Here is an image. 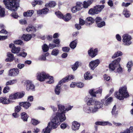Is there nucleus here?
I'll return each mask as SVG.
<instances>
[{
    "instance_id": "nucleus-1",
    "label": "nucleus",
    "mask_w": 133,
    "mask_h": 133,
    "mask_svg": "<svg viewBox=\"0 0 133 133\" xmlns=\"http://www.w3.org/2000/svg\"><path fill=\"white\" fill-rule=\"evenodd\" d=\"M37 79L41 82H43L46 79L49 80L47 81V83L51 84L54 83V78L53 76H49V74L44 72H42L37 73Z\"/></svg>"
},
{
    "instance_id": "nucleus-2",
    "label": "nucleus",
    "mask_w": 133,
    "mask_h": 133,
    "mask_svg": "<svg viewBox=\"0 0 133 133\" xmlns=\"http://www.w3.org/2000/svg\"><path fill=\"white\" fill-rule=\"evenodd\" d=\"M114 96L120 100H123L125 98L129 97V94L127 90L126 86H124L120 88L119 92L116 91L114 94Z\"/></svg>"
},
{
    "instance_id": "nucleus-3",
    "label": "nucleus",
    "mask_w": 133,
    "mask_h": 133,
    "mask_svg": "<svg viewBox=\"0 0 133 133\" xmlns=\"http://www.w3.org/2000/svg\"><path fill=\"white\" fill-rule=\"evenodd\" d=\"M17 0H3V2L5 7L12 11H15L18 7Z\"/></svg>"
},
{
    "instance_id": "nucleus-4",
    "label": "nucleus",
    "mask_w": 133,
    "mask_h": 133,
    "mask_svg": "<svg viewBox=\"0 0 133 133\" xmlns=\"http://www.w3.org/2000/svg\"><path fill=\"white\" fill-rule=\"evenodd\" d=\"M121 59L120 58L118 57L113 61L111 63L109 64V68L112 71H113L116 68L119 66V68L117 69V72L118 73L122 72V69L119 64Z\"/></svg>"
},
{
    "instance_id": "nucleus-5",
    "label": "nucleus",
    "mask_w": 133,
    "mask_h": 133,
    "mask_svg": "<svg viewBox=\"0 0 133 133\" xmlns=\"http://www.w3.org/2000/svg\"><path fill=\"white\" fill-rule=\"evenodd\" d=\"M58 112H56V116L58 115L57 116L61 122H63L66 119L65 113L66 111L67 108L65 109V106L61 104L58 105Z\"/></svg>"
},
{
    "instance_id": "nucleus-6",
    "label": "nucleus",
    "mask_w": 133,
    "mask_h": 133,
    "mask_svg": "<svg viewBox=\"0 0 133 133\" xmlns=\"http://www.w3.org/2000/svg\"><path fill=\"white\" fill-rule=\"evenodd\" d=\"M87 104L89 106L95 105L94 109L96 111L98 109L101 108L103 106V104L101 102L97 101H95L92 98H91L88 100Z\"/></svg>"
},
{
    "instance_id": "nucleus-7",
    "label": "nucleus",
    "mask_w": 133,
    "mask_h": 133,
    "mask_svg": "<svg viewBox=\"0 0 133 133\" xmlns=\"http://www.w3.org/2000/svg\"><path fill=\"white\" fill-rule=\"evenodd\" d=\"M58 115H57L53 118L51 121V122L49 123L48 126L47 127H50L52 129H55L57 128L58 125L60 124L59 122H62L60 121L59 119V117L57 116Z\"/></svg>"
},
{
    "instance_id": "nucleus-8",
    "label": "nucleus",
    "mask_w": 133,
    "mask_h": 133,
    "mask_svg": "<svg viewBox=\"0 0 133 133\" xmlns=\"http://www.w3.org/2000/svg\"><path fill=\"white\" fill-rule=\"evenodd\" d=\"M122 38V40L125 45L128 46L131 44L132 42L131 40L132 37L131 36L128 34H125L123 36Z\"/></svg>"
},
{
    "instance_id": "nucleus-9",
    "label": "nucleus",
    "mask_w": 133,
    "mask_h": 133,
    "mask_svg": "<svg viewBox=\"0 0 133 133\" xmlns=\"http://www.w3.org/2000/svg\"><path fill=\"white\" fill-rule=\"evenodd\" d=\"M24 85L26 87V89L28 91H34L35 90V85L32 84V82L29 80L26 81L24 82Z\"/></svg>"
},
{
    "instance_id": "nucleus-10",
    "label": "nucleus",
    "mask_w": 133,
    "mask_h": 133,
    "mask_svg": "<svg viewBox=\"0 0 133 133\" xmlns=\"http://www.w3.org/2000/svg\"><path fill=\"white\" fill-rule=\"evenodd\" d=\"M95 21L98 28H101L105 25V22L102 21V18L99 17H97L95 19Z\"/></svg>"
},
{
    "instance_id": "nucleus-11",
    "label": "nucleus",
    "mask_w": 133,
    "mask_h": 133,
    "mask_svg": "<svg viewBox=\"0 0 133 133\" xmlns=\"http://www.w3.org/2000/svg\"><path fill=\"white\" fill-rule=\"evenodd\" d=\"M19 70L17 68L11 69L8 71V75L11 76H16L19 74Z\"/></svg>"
},
{
    "instance_id": "nucleus-12",
    "label": "nucleus",
    "mask_w": 133,
    "mask_h": 133,
    "mask_svg": "<svg viewBox=\"0 0 133 133\" xmlns=\"http://www.w3.org/2000/svg\"><path fill=\"white\" fill-rule=\"evenodd\" d=\"M98 49L97 48H95L94 49L93 48H91L88 50V53L89 56L92 58L95 57L98 54Z\"/></svg>"
},
{
    "instance_id": "nucleus-13",
    "label": "nucleus",
    "mask_w": 133,
    "mask_h": 133,
    "mask_svg": "<svg viewBox=\"0 0 133 133\" xmlns=\"http://www.w3.org/2000/svg\"><path fill=\"white\" fill-rule=\"evenodd\" d=\"M99 59H96L91 61L89 63V66L90 68L92 70H94L100 63Z\"/></svg>"
},
{
    "instance_id": "nucleus-14",
    "label": "nucleus",
    "mask_w": 133,
    "mask_h": 133,
    "mask_svg": "<svg viewBox=\"0 0 133 133\" xmlns=\"http://www.w3.org/2000/svg\"><path fill=\"white\" fill-rule=\"evenodd\" d=\"M74 79V77L73 75H69L63 78L59 82V84H62L63 83L68 82L69 81L72 80Z\"/></svg>"
},
{
    "instance_id": "nucleus-15",
    "label": "nucleus",
    "mask_w": 133,
    "mask_h": 133,
    "mask_svg": "<svg viewBox=\"0 0 133 133\" xmlns=\"http://www.w3.org/2000/svg\"><path fill=\"white\" fill-rule=\"evenodd\" d=\"M13 102V101H9L8 99H7L6 97H0V103H2L3 104H8L12 103Z\"/></svg>"
},
{
    "instance_id": "nucleus-16",
    "label": "nucleus",
    "mask_w": 133,
    "mask_h": 133,
    "mask_svg": "<svg viewBox=\"0 0 133 133\" xmlns=\"http://www.w3.org/2000/svg\"><path fill=\"white\" fill-rule=\"evenodd\" d=\"M19 105L25 109H28L31 105L30 103L28 102H20L19 103Z\"/></svg>"
},
{
    "instance_id": "nucleus-17",
    "label": "nucleus",
    "mask_w": 133,
    "mask_h": 133,
    "mask_svg": "<svg viewBox=\"0 0 133 133\" xmlns=\"http://www.w3.org/2000/svg\"><path fill=\"white\" fill-rule=\"evenodd\" d=\"M72 129L74 130H78L81 125L80 124L76 121H74L72 123Z\"/></svg>"
},
{
    "instance_id": "nucleus-18",
    "label": "nucleus",
    "mask_w": 133,
    "mask_h": 133,
    "mask_svg": "<svg viewBox=\"0 0 133 133\" xmlns=\"http://www.w3.org/2000/svg\"><path fill=\"white\" fill-rule=\"evenodd\" d=\"M85 22V25L89 26L93 23L95 22V20L92 17H89L86 18Z\"/></svg>"
},
{
    "instance_id": "nucleus-19",
    "label": "nucleus",
    "mask_w": 133,
    "mask_h": 133,
    "mask_svg": "<svg viewBox=\"0 0 133 133\" xmlns=\"http://www.w3.org/2000/svg\"><path fill=\"white\" fill-rule=\"evenodd\" d=\"M7 56L8 58H7L5 59V61L6 62H12L14 60V55L10 52L7 53Z\"/></svg>"
},
{
    "instance_id": "nucleus-20",
    "label": "nucleus",
    "mask_w": 133,
    "mask_h": 133,
    "mask_svg": "<svg viewBox=\"0 0 133 133\" xmlns=\"http://www.w3.org/2000/svg\"><path fill=\"white\" fill-rule=\"evenodd\" d=\"M102 92V89H99L98 90H97L96 91H94V89H92L90 90L89 91V93L90 95L92 96L93 97H96V94H101Z\"/></svg>"
},
{
    "instance_id": "nucleus-21",
    "label": "nucleus",
    "mask_w": 133,
    "mask_h": 133,
    "mask_svg": "<svg viewBox=\"0 0 133 133\" xmlns=\"http://www.w3.org/2000/svg\"><path fill=\"white\" fill-rule=\"evenodd\" d=\"M94 8L95 9L96 14L99 13L104 7V5H97L94 6Z\"/></svg>"
},
{
    "instance_id": "nucleus-22",
    "label": "nucleus",
    "mask_w": 133,
    "mask_h": 133,
    "mask_svg": "<svg viewBox=\"0 0 133 133\" xmlns=\"http://www.w3.org/2000/svg\"><path fill=\"white\" fill-rule=\"evenodd\" d=\"M61 84H59L58 82V84L56 85L55 88V92L57 95H59L60 93L61 90Z\"/></svg>"
},
{
    "instance_id": "nucleus-23",
    "label": "nucleus",
    "mask_w": 133,
    "mask_h": 133,
    "mask_svg": "<svg viewBox=\"0 0 133 133\" xmlns=\"http://www.w3.org/2000/svg\"><path fill=\"white\" fill-rule=\"evenodd\" d=\"M21 119L24 122H27L29 117L28 115L25 112H23L21 114Z\"/></svg>"
},
{
    "instance_id": "nucleus-24",
    "label": "nucleus",
    "mask_w": 133,
    "mask_h": 133,
    "mask_svg": "<svg viewBox=\"0 0 133 133\" xmlns=\"http://www.w3.org/2000/svg\"><path fill=\"white\" fill-rule=\"evenodd\" d=\"M49 11V9L46 8H44L41 10H39L37 11V13L38 14H46Z\"/></svg>"
},
{
    "instance_id": "nucleus-25",
    "label": "nucleus",
    "mask_w": 133,
    "mask_h": 133,
    "mask_svg": "<svg viewBox=\"0 0 133 133\" xmlns=\"http://www.w3.org/2000/svg\"><path fill=\"white\" fill-rule=\"evenodd\" d=\"M94 2V0H88L87 1H84L83 2V7L87 8L90 6Z\"/></svg>"
},
{
    "instance_id": "nucleus-26",
    "label": "nucleus",
    "mask_w": 133,
    "mask_h": 133,
    "mask_svg": "<svg viewBox=\"0 0 133 133\" xmlns=\"http://www.w3.org/2000/svg\"><path fill=\"white\" fill-rule=\"evenodd\" d=\"M36 28L32 25H29L26 29V31L28 32L31 31L33 32H35L36 31Z\"/></svg>"
},
{
    "instance_id": "nucleus-27",
    "label": "nucleus",
    "mask_w": 133,
    "mask_h": 133,
    "mask_svg": "<svg viewBox=\"0 0 133 133\" xmlns=\"http://www.w3.org/2000/svg\"><path fill=\"white\" fill-rule=\"evenodd\" d=\"M20 38L22 40L26 41H28L30 39V34H23L21 37Z\"/></svg>"
},
{
    "instance_id": "nucleus-28",
    "label": "nucleus",
    "mask_w": 133,
    "mask_h": 133,
    "mask_svg": "<svg viewBox=\"0 0 133 133\" xmlns=\"http://www.w3.org/2000/svg\"><path fill=\"white\" fill-rule=\"evenodd\" d=\"M21 50V48L19 47H16V46L12 48L11 52L14 54H18Z\"/></svg>"
},
{
    "instance_id": "nucleus-29",
    "label": "nucleus",
    "mask_w": 133,
    "mask_h": 133,
    "mask_svg": "<svg viewBox=\"0 0 133 133\" xmlns=\"http://www.w3.org/2000/svg\"><path fill=\"white\" fill-rule=\"evenodd\" d=\"M34 11L33 10H29L23 13V15L25 17L31 16L33 14Z\"/></svg>"
},
{
    "instance_id": "nucleus-30",
    "label": "nucleus",
    "mask_w": 133,
    "mask_h": 133,
    "mask_svg": "<svg viewBox=\"0 0 133 133\" xmlns=\"http://www.w3.org/2000/svg\"><path fill=\"white\" fill-rule=\"evenodd\" d=\"M123 55L122 52L120 51H118L116 52L112 57V58L114 59L116 57L121 56Z\"/></svg>"
},
{
    "instance_id": "nucleus-31",
    "label": "nucleus",
    "mask_w": 133,
    "mask_h": 133,
    "mask_svg": "<svg viewBox=\"0 0 133 133\" xmlns=\"http://www.w3.org/2000/svg\"><path fill=\"white\" fill-rule=\"evenodd\" d=\"M77 43V39H75L72 41L70 44L69 46L70 48L74 49L75 48L76 46Z\"/></svg>"
},
{
    "instance_id": "nucleus-32",
    "label": "nucleus",
    "mask_w": 133,
    "mask_h": 133,
    "mask_svg": "<svg viewBox=\"0 0 133 133\" xmlns=\"http://www.w3.org/2000/svg\"><path fill=\"white\" fill-rule=\"evenodd\" d=\"M56 5V3L54 1H51L48 3H46L45 6L47 7L53 8Z\"/></svg>"
},
{
    "instance_id": "nucleus-33",
    "label": "nucleus",
    "mask_w": 133,
    "mask_h": 133,
    "mask_svg": "<svg viewBox=\"0 0 133 133\" xmlns=\"http://www.w3.org/2000/svg\"><path fill=\"white\" fill-rule=\"evenodd\" d=\"M71 14L68 13L64 16L63 20L65 22H68L71 19Z\"/></svg>"
},
{
    "instance_id": "nucleus-34",
    "label": "nucleus",
    "mask_w": 133,
    "mask_h": 133,
    "mask_svg": "<svg viewBox=\"0 0 133 133\" xmlns=\"http://www.w3.org/2000/svg\"><path fill=\"white\" fill-rule=\"evenodd\" d=\"M84 78L85 80H90L92 78V76L91 75L90 72L87 71L84 75Z\"/></svg>"
},
{
    "instance_id": "nucleus-35",
    "label": "nucleus",
    "mask_w": 133,
    "mask_h": 133,
    "mask_svg": "<svg viewBox=\"0 0 133 133\" xmlns=\"http://www.w3.org/2000/svg\"><path fill=\"white\" fill-rule=\"evenodd\" d=\"M116 105H115L112 110L111 113L112 115H114L115 117L118 114V111H116Z\"/></svg>"
},
{
    "instance_id": "nucleus-36",
    "label": "nucleus",
    "mask_w": 133,
    "mask_h": 133,
    "mask_svg": "<svg viewBox=\"0 0 133 133\" xmlns=\"http://www.w3.org/2000/svg\"><path fill=\"white\" fill-rule=\"evenodd\" d=\"M133 65V63L132 61H130L128 62V63L127 67L128 68V72H130L131 69V67Z\"/></svg>"
},
{
    "instance_id": "nucleus-37",
    "label": "nucleus",
    "mask_w": 133,
    "mask_h": 133,
    "mask_svg": "<svg viewBox=\"0 0 133 133\" xmlns=\"http://www.w3.org/2000/svg\"><path fill=\"white\" fill-rule=\"evenodd\" d=\"M17 93H15L14 94H11L9 96V97L8 98L9 100L12 101V100L15 99L17 98Z\"/></svg>"
},
{
    "instance_id": "nucleus-38",
    "label": "nucleus",
    "mask_w": 133,
    "mask_h": 133,
    "mask_svg": "<svg viewBox=\"0 0 133 133\" xmlns=\"http://www.w3.org/2000/svg\"><path fill=\"white\" fill-rule=\"evenodd\" d=\"M79 66V62L76 61L75 63L71 66V68L73 71H75Z\"/></svg>"
},
{
    "instance_id": "nucleus-39",
    "label": "nucleus",
    "mask_w": 133,
    "mask_h": 133,
    "mask_svg": "<svg viewBox=\"0 0 133 133\" xmlns=\"http://www.w3.org/2000/svg\"><path fill=\"white\" fill-rule=\"evenodd\" d=\"M123 13L125 17H129L130 15V14L129 13V11L126 8L124 9L123 11Z\"/></svg>"
},
{
    "instance_id": "nucleus-40",
    "label": "nucleus",
    "mask_w": 133,
    "mask_h": 133,
    "mask_svg": "<svg viewBox=\"0 0 133 133\" xmlns=\"http://www.w3.org/2000/svg\"><path fill=\"white\" fill-rule=\"evenodd\" d=\"M42 49L44 52H47L49 50V47L46 44H44L42 46Z\"/></svg>"
},
{
    "instance_id": "nucleus-41",
    "label": "nucleus",
    "mask_w": 133,
    "mask_h": 133,
    "mask_svg": "<svg viewBox=\"0 0 133 133\" xmlns=\"http://www.w3.org/2000/svg\"><path fill=\"white\" fill-rule=\"evenodd\" d=\"M107 122H102L97 121L96 122L95 124L96 125H101L102 126H105L108 124Z\"/></svg>"
},
{
    "instance_id": "nucleus-42",
    "label": "nucleus",
    "mask_w": 133,
    "mask_h": 133,
    "mask_svg": "<svg viewBox=\"0 0 133 133\" xmlns=\"http://www.w3.org/2000/svg\"><path fill=\"white\" fill-rule=\"evenodd\" d=\"M55 14L58 18L63 19L64 16L60 12H56Z\"/></svg>"
},
{
    "instance_id": "nucleus-43",
    "label": "nucleus",
    "mask_w": 133,
    "mask_h": 133,
    "mask_svg": "<svg viewBox=\"0 0 133 133\" xmlns=\"http://www.w3.org/2000/svg\"><path fill=\"white\" fill-rule=\"evenodd\" d=\"M88 13L89 14L91 15H94L95 14H97L94 7L93 8H91L89 10Z\"/></svg>"
},
{
    "instance_id": "nucleus-44",
    "label": "nucleus",
    "mask_w": 133,
    "mask_h": 133,
    "mask_svg": "<svg viewBox=\"0 0 133 133\" xmlns=\"http://www.w3.org/2000/svg\"><path fill=\"white\" fill-rule=\"evenodd\" d=\"M5 9L3 8L0 7V16L3 17L5 16Z\"/></svg>"
},
{
    "instance_id": "nucleus-45",
    "label": "nucleus",
    "mask_w": 133,
    "mask_h": 133,
    "mask_svg": "<svg viewBox=\"0 0 133 133\" xmlns=\"http://www.w3.org/2000/svg\"><path fill=\"white\" fill-rule=\"evenodd\" d=\"M27 55V53L24 52H19L18 54H17V56H21L25 58Z\"/></svg>"
},
{
    "instance_id": "nucleus-46",
    "label": "nucleus",
    "mask_w": 133,
    "mask_h": 133,
    "mask_svg": "<svg viewBox=\"0 0 133 133\" xmlns=\"http://www.w3.org/2000/svg\"><path fill=\"white\" fill-rule=\"evenodd\" d=\"M59 51L58 49H53L51 52V54L52 55L54 56H57L58 54Z\"/></svg>"
},
{
    "instance_id": "nucleus-47",
    "label": "nucleus",
    "mask_w": 133,
    "mask_h": 133,
    "mask_svg": "<svg viewBox=\"0 0 133 133\" xmlns=\"http://www.w3.org/2000/svg\"><path fill=\"white\" fill-rule=\"evenodd\" d=\"M14 43L15 44H18L20 45H22L24 44V43L20 39H18L14 41Z\"/></svg>"
},
{
    "instance_id": "nucleus-48",
    "label": "nucleus",
    "mask_w": 133,
    "mask_h": 133,
    "mask_svg": "<svg viewBox=\"0 0 133 133\" xmlns=\"http://www.w3.org/2000/svg\"><path fill=\"white\" fill-rule=\"evenodd\" d=\"M31 122L32 124L35 125H36L40 123L39 121L34 118L31 119Z\"/></svg>"
},
{
    "instance_id": "nucleus-49",
    "label": "nucleus",
    "mask_w": 133,
    "mask_h": 133,
    "mask_svg": "<svg viewBox=\"0 0 133 133\" xmlns=\"http://www.w3.org/2000/svg\"><path fill=\"white\" fill-rule=\"evenodd\" d=\"M76 6L81 10L83 7V4L80 2H77L76 3Z\"/></svg>"
},
{
    "instance_id": "nucleus-50",
    "label": "nucleus",
    "mask_w": 133,
    "mask_h": 133,
    "mask_svg": "<svg viewBox=\"0 0 133 133\" xmlns=\"http://www.w3.org/2000/svg\"><path fill=\"white\" fill-rule=\"evenodd\" d=\"M87 112L89 113L91 112L94 113V112H96L94 108L93 109L92 108H90V107H88L87 108L86 110Z\"/></svg>"
},
{
    "instance_id": "nucleus-51",
    "label": "nucleus",
    "mask_w": 133,
    "mask_h": 133,
    "mask_svg": "<svg viewBox=\"0 0 133 133\" xmlns=\"http://www.w3.org/2000/svg\"><path fill=\"white\" fill-rule=\"evenodd\" d=\"M21 106L17 105L16 107L15 108V112L17 113L19 112L21 109Z\"/></svg>"
},
{
    "instance_id": "nucleus-52",
    "label": "nucleus",
    "mask_w": 133,
    "mask_h": 133,
    "mask_svg": "<svg viewBox=\"0 0 133 133\" xmlns=\"http://www.w3.org/2000/svg\"><path fill=\"white\" fill-rule=\"evenodd\" d=\"M71 10L72 13H74L76 12L77 11L80 10V9L77 8L76 6L72 7Z\"/></svg>"
},
{
    "instance_id": "nucleus-53",
    "label": "nucleus",
    "mask_w": 133,
    "mask_h": 133,
    "mask_svg": "<svg viewBox=\"0 0 133 133\" xmlns=\"http://www.w3.org/2000/svg\"><path fill=\"white\" fill-rule=\"evenodd\" d=\"M17 98H21L23 97L24 95V92H17Z\"/></svg>"
},
{
    "instance_id": "nucleus-54",
    "label": "nucleus",
    "mask_w": 133,
    "mask_h": 133,
    "mask_svg": "<svg viewBox=\"0 0 133 133\" xmlns=\"http://www.w3.org/2000/svg\"><path fill=\"white\" fill-rule=\"evenodd\" d=\"M112 97H110L108 98L107 100L105 101V105H107L109 103L111 102L112 100Z\"/></svg>"
},
{
    "instance_id": "nucleus-55",
    "label": "nucleus",
    "mask_w": 133,
    "mask_h": 133,
    "mask_svg": "<svg viewBox=\"0 0 133 133\" xmlns=\"http://www.w3.org/2000/svg\"><path fill=\"white\" fill-rule=\"evenodd\" d=\"M79 24L80 25H81L82 26L84 24L85 25V21H84L83 19L80 18L79 19Z\"/></svg>"
},
{
    "instance_id": "nucleus-56",
    "label": "nucleus",
    "mask_w": 133,
    "mask_h": 133,
    "mask_svg": "<svg viewBox=\"0 0 133 133\" xmlns=\"http://www.w3.org/2000/svg\"><path fill=\"white\" fill-rule=\"evenodd\" d=\"M10 89V88L8 86H6L4 87L3 90V92L4 93H6L8 92Z\"/></svg>"
},
{
    "instance_id": "nucleus-57",
    "label": "nucleus",
    "mask_w": 133,
    "mask_h": 133,
    "mask_svg": "<svg viewBox=\"0 0 133 133\" xmlns=\"http://www.w3.org/2000/svg\"><path fill=\"white\" fill-rule=\"evenodd\" d=\"M84 85V84L82 82L76 83V87L78 88H82L83 87Z\"/></svg>"
},
{
    "instance_id": "nucleus-58",
    "label": "nucleus",
    "mask_w": 133,
    "mask_h": 133,
    "mask_svg": "<svg viewBox=\"0 0 133 133\" xmlns=\"http://www.w3.org/2000/svg\"><path fill=\"white\" fill-rule=\"evenodd\" d=\"M70 50V48L69 47H64L62 48V50L64 52H68Z\"/></svg>"
},
{
    "instance_id": "nucleus-59",
    "label": "nucleus",
    "mask_w": 133,
    "mask_h": 133,
    "mask_svg": "<svg viewBox=\"0 0 133 133\" xmlns=\"http://www.w3.org/2000/svg\"><path fill=\"white\" fill-rule=\"evenodd\" d=\"M43 133H50V129L49 128L46 127L45 129H43Z\"/></svg>"
},
{
    "instance_id": "nucleus-60",
    "label": "nucleus",
    "mask_w": 133,
    "mask_h": 133,
    "mask_svg": "<svg viewBox=\"0 0 133 133\" xmlns=\"http://www.w3.org/2000/svg\"><path fill=\"white\" fill-rule=\"evenodd\" d=\"M11 15L13 17L15 18H17L18 17L17 13L15 12H12L11 14Z\"/></svg>"
},
{
    "instance_id": "nucleus-61",
    "label": "nucleus",
    "mask_w": 133,
    "mask_h": 133,
    "mask_svg": "<svg viewBox=\"0 0 133 133\" xmlns=\"http://www.w3.org/2000/svg\"><path fill=\"white\" fill-rule=\"evenodd\" d=\"M67 126L68 125L67 124L64 123L61 124L60 127L62 129H64L66 128Z\"/></svg>"
},
{
    "instance_id": "nucleus-62",
    "label": "nucleus",
    "mask_w": 133,
    "mask_h": 133,
    "mask_svg": "<svg viewBox=\"0 0 133 133\" xmlns=\"http://www.w3.org/2000/svg\"><path fill=\"white\" fill-rule=\"evenodd\" d=\"M24 66L25 65L23 64L19 63L17 64V67L18 69H21L23 68Z\"/></svg>"
},
{
    "instance_id": "nucleus-63",
    "label": "nucleus",
    "mask_w": 133,
    "mask_h": 133,
    "mask_svg": "<svg viewBox=\"0 0 133 133\" xmlns=\"http://www.w3.org/2000/svg\"><path fill=\"white\" fill-rule=\"evenodd\" d=\"M53 42L56 44H57L58 45L60 43V41L59 39H54L53 40Z\"/></svg>"
},
{
    "instance_id": "nucleus-64",
    "label": "nucleus",
    "mask_w": 133,
    "mask_h": 133,
    "mask_svg": "<svg viewBox=\"0 0 133 133\" xmlns=\"http://www.w3.org/2000/svg\"><path fill=\"white\" fill-rule=\"evenodd\" d=\"M104 78L107 81H109L110 79V77L108 76L107 74H105L104 75Z\"/></svg>"
}]
</instances>
